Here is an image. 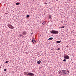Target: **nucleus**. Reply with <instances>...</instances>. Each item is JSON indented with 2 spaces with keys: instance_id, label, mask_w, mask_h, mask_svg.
<instances>
[{
  "instance_id": "25",
  "label": "nucleus",
  "mask_w": 76,
  "mask_h": 76,
  "mask_svg": "<svg viewBox=\"0 0 76 76\" xmlns=\"http://www.w3.org/2000/svg\"><path fill=\"white\" fill-rule=\"evenodd\" d=\"M43 0V1H44L45 0Z\"/></svg>"
},
{
  "instance_id": "23",
  "label": "nucleus",
  "mask_w": 76,
  "mask_h": 76,
  "mask_svg": "<svg viewBox=\"0 0 76 76\" xmlns=\"http://www.w3.org/2000/svg\"><path fill=\"white\" fill-rule=\"evenodd\" d=\"M33 34V33H32L31 34L32 35Z\"/></svg>"
},
{
  "instance_id": "17",
  "label": "nucleus",
  "mask_w": 76,
  "mask_h": 76,
  "mask_svg": "<svg viewBox=\"0 0 76 76\" xmlns=\"http://www.w3.org/2000/svg\"><path fill=\"white\" fill-rule=\"evenodd\" d=\"M26 17L27 18H29V15H27V16H26Z\"/></svg>"
},
{
  "instance_id": "12",
  "label": "nucleus",
  "mask_w": 76,
  "mask_h": 76,
  "mask_svg": "<svg viewBox=\"0 0 76 76\" xmlns=\"http://www.w3.org/2000/svg\"><path fill=\"white\" fill-rule=\"evenodd\" d=\"M60 42H61V41H56L57 43H60Z\"/></svg>"
},
{
  "instance_id": "22",
  "label": "nucleus",
  "mask_w": 76,
  "mask_h": 76,
  "mask_svg": "<svg viewBox=\"0 0 76 76\" xmlns=\"http://www.w3.org/2000/svg\"><path fill=\"white\" fill-rule=\"evenodd\" d=\"M67 72H68V73H69V70H67Z\"/></svg>"
},
{
  "instance_id": "14",
  "label": "nucleus",
  "mask_w": 76,
  "mask_h": 76,
  "mask_svg": "<svg viewBox=\"0 0 76 76\" xmlns=\"http://www.w3.org/2000/svg\"><path fill=\"white\" fill-rule=\"evenodd\" d=\"M66 60L65 59H64V60H63V61L64 62H66Z\"/></svg>"
},
{
  "instance_id": "9",
  "label": "nucleus",
  "mask_w": 76,
  "mask_h": 76,
  "mask_svg": "<svg viewBox=\"0 0 76 76\" xmlns=\"http://www.w3.org/2000/svg\"><path fill=\"white\" fill-rule=\"evenodd\" d=\"M53 39V37H50L49 39H48V40H49V41H51V40H52Z\"/></svg>"
},
{
  "instance_id": "11",
  "label": "nucleus",
  "mask_w": 76,
  "mask_h": 76,
  "mask_svg": "<svg viewBox=\"0 0 76 76\" xmlns=\"http://www.w3.org/2000/svg\"><path fill=\"white\" fill-rule=\"evenodd\" d=\"M49 19H51V15H49Z\"/></svg>"
},
{
  "instance_id": "4",
  "label": "nucleus",
  "mask_w": 76,
  "mask_h": 76,
  "mask_svg": "<svg viewBox=\"0 0 76 76\" xmlns=\"http://www.w3.org/2000/svg\"><path fill=\"white\" fill-rule=\"evenodd\" d=\"M27 76H35V75L34 73H32L31 72H30L27 75Z\"/></svg>"
},
{
  "instance_id": "1",
  "label": "nucleus",
  "mask_w": 76,
  "mask_h": 76,
  "mask_svg": "<svg viewBox=\"0 0 76 76\" xmlns=\"http://www.w3.org/2000/svg\"><path fill=\"white\" fill-rule=\"evenodd\" d=\"M67 73V71L66 70H63L62 71H60L58 72V73H59L60 75H66Z\"/></svg>"
},
{
  "instance_id": "19",
  "label": "nucleus",
  "mask_w": 76,
  "mask_h": 76,
  "mask_svg": "<svg viewBox=\"0 0 76 76\" xmlns=\"http://www.w3.org/2000/svg\"><path fill=\"white\" fill-rule=\"evenodd\" d=\"M6 63H9V61H6L5 62Z\"/></svg>"
},
{
  "instance_id": "18",
  "label": "nucleus",
  "mask_w": 76,
  "mask_h": 76,
  "mask_svg": "<svg viewBox=\"0 0 76 76\" xmlns=\"http://www.w3.org/2000/svg\"><path fill=\"white\" fill-rule=\"evenodd\" d=\"M22 34H20V35H19V36L20 37H22Z\"/></svg>"
},
{
  "instance_id": "24",
  "label": "nucleus",
  "mask_w": 76,
  "mask_h": 76,
  "mask_svg": "<svg viewBox=\"0 0 76 76\" xmlns=\"http://www.w3.org/2000/svg\"><path fill=\"white\" fill-rule=\"evenodd\" d=\"M1 67L0 66V69H1Z\"/></svg>"
},
{
  "instance_id": "7",
  "label": "nucleus",
  "mask_w": 76,
  "mask_h": 76,
  "mask_svg": "<svg viewBox=\"0 0 76 76\" xmlns=\"http://www.w3.org/2000/svg\"><path fill=\"white\" fill-rule=\"evenodd\" d=\"M24 75H25L26 76H27V75L28 74V72H24Z\"/></svg>"
},
{
  "instance_id": "27",
  "label": "nucleus",
  "mask_w": 76,
  "mask_h": 76,
  "mask_svg": "<svg viewBox=\"0 0 76 76\" xmlns=\"http://www.w3.org/2000/svg\"><path fill=\"white\" fill-rule=\"evenodd\" d=\"M41 0H40V1H41Z\"/></svg>"
},
{
  "instance_id": "13",
  "label": "nucleus",
  "mask_w": 76,
  "mask_h": 76,
  "mask_svg": "<svg viewBox=\"0 0 76 76\" xmlns=\"http://www.w3.org/2000/svg\"><path fill=\"white\" fill-rule=\"evenodd\" d=\"M42 24L44 25L45 24V21H44L42 23Z\"/></svg>"
},
{
  "instance_id": "20",
  "label": "nucleus",
  "mask_w": 76,
  "mask_h": 76,
  "mask_svg": "<svg viewBox=\"0 0 76 76\" xmlns=\"http://www.w3.org/2000/svg\"><path fill=\"white\" fill-rule=\"evenodd\" d=\"M4 71H6L7 70V69H4Z\"/></svg>"
},
{
  "instance_id": "15",
  "label": "nucleus",
  "mask_w": 76,
  "mask_h": 76,
  "mask_svg": "<svg viewBox=\"0 0 76 76\" xmlns=\"http://www.w3.org/2000/svg\"><path fill=\"white\" fill-rule=\"evenodd\" d=\"M16 5H19V4H20V3H16Z\"/></svg>"
},
{
  "instance_id": "16",
  "label": "nucleus",
  "mask_w": 76,
  "mask_h": 76,
  "mask_svg": "<svg viewBox=\"0 0 76 76\" xmlns=\"http://www.w3.org/2000/svg\"><path fill=\"white\" fill-rule=\"evenodd\" d=\"M64 26H63L60 27V28H64Z\"/></svg>"
},
{
  "instance_id": "21",
  "label": "nucleus",
  "mask_w": 76,
  "mask_h": 76,
  "mask_svg": "<svg viewBox=\"0 0 76 76\" xmlns=\"http://www.w3.org/2000/svg\"><path fill=\"white\" fill-rule=\"evenodd\" d=\"M57 50H58V51H59L60 50V48H58V49H57Z\"/></svg>"
},
{
  "instance_id": "2",
  "label": "nucleus",
  "mask_w": 76,
  "mask_h": 76,
  "mask_svg": "<svg viewBox=\"0 0 76 76\" xmlns=\"http://www.w3.org/2000/svg\"><path fill=\"white\" fill-rule=\"evenodd\" d=\"M50 33L53 34H58V31L55 30H52L50 31Z\"/></svg>"
},
{
  "instance_id": "3",
  "label": "nucleus",
  "mask_w": 76,
  "mask_h": 76,
  "mask_svg": "<svg viewBox=\"0 0 76 76\" xmlns=\"http://www.w3.org/2000/svg\"><path fill=\"white\" fill-rule=\"evenodd\" d=\"M7 26H8V28H10V29H14V28H15V27L11 24H8L7 25Z\"/></svg>"
},
{
  "instance_id": "26",
  "label": "nucleus",
  "mask_w": 76,
  "mask_h": 76,
  "mask_svg": "<svg viewBox=\"0 0 76 76\" xmlns=\"http://www.w3.org/2000/svg\"><path fill=\"white\" fill-rule=\"evenodd\" d=\"M1 18V17H0V19H1V18Z\"/></svg>"
},
{
  "instance_id": "10",
  "label": "nucleus",
  "mask_w": 76,
  "mask_h": 76,
  "mask_svg": "<svg viewBox=\"0 0 76 76\" xmlns=\"http://www.w3.org/2000/svg\"><path fill=\"white\" fill-rule=\"evenodd\" d=\"M37 64H40V63H41V61L39 60V61H37Z\"/></svg>"
},
{
  "instance_id": "6",
  "label": "nucleus",
  "mask_w": 76,
  "mask_h": 76,
  "mask_svg": "<svg viewBox=\"0 0 76 76\" xmlns=\"http://www.w3.org/2000/svg\"><path fill=\"white\" fill-rule=\"evenodd\" d=\"M22 35H26V33L25 31L23 32H22Z\"/></svg>"
},
{
  "instance_id": "5",
  "label": "nucleus",
  "mask_w": 76,
  "mask_h": 76,
  "mask_svg": "<svg viewBox=\"0 0 76 76\" xmlns=\"http://www.w3.org/2000/svg\"><path fill=\"white\" fill-rule=\"evenodd\" d=\"M64 57L65 59H67L68 60L70 58V57L67 55H66V56H64Z\"/></svg>"
},
{
  "instance_id": "8",
  "label": "nucleus",
  "mask_w": 76,
  "mask_h": 76,
  "mask_svg": "<svg viewBox=\"0 0 76 76\" xmlns=\"http://www.w3.org/2000/svg\"><path fill=\"white\" fill-rule=\"evenodd\" d=\"M32 42L33 43H34V42H35V43H36V42H37L35 41V39H32Z\"/></svg>"
}]
</instances>
